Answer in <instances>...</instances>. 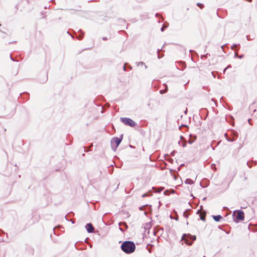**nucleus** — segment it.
I'll list each match as a JSON object with an SVG mask.
<instances>
[{
    "label": "nucleus",
    "mask_w": 257,
    "mask_h": 257,
    "mask_svg": "<svg viewBox=\"0 0 257 257\" xmlns=\"http://www.w3.org/2000/svg\"><path fill=\"white\" fill-rule=\"evenodd\" d=\"M121 250L126 254L134 252L136 249V245L132 241H125L121 245Z\"/></svg>",
    "instance_id": "1"
},
{
    "label": "nucleus",
    "mask_w": 257,
    "mask_h": 257,
    "mask_svg": "<svg viewBox=\"0 0 257 257\" xmlns=\"http://www.w3.org/2000/svg\"><path fill=\"white\" fill-rule=\"evenodd\" d=\"M232 217L234 221L236 223L243 221L244 218V212L240 210H235L233 212Z\"/></svg>",
    "instance_id": "2"
},
{
    "label": "nucleus",
    "mask_w": 257,
    "mask_h": 257,
    "mask_svg": "<svg viewBox=\"0 0 257 257\" xmlns=\"http://www.w3.org/2000/svg\"><path fill=\"white\" fill-rule=\"evenodd\" d=\"M196 239L195 235H192L190 234H184L182 239L184 240L186 243L188 245H191Z\"/></svg>",
    "instance_id": "3"
},
{
    "label": "nucleus",
    "mask_w": 257,
    "mask_h": 257,
    "mask_svg": "<svg viewBox=\"0 0 257 257\" xmlns=\"http://www.w3.org/2000/svg\"><path fill=\"white\" fill-rule=\"evenodd\" d=\"M120 120L125 125H129L131 127H135L136 125V123L130 118L120 117Z\"/></svg>",
    "instance_id": "4"
},
{
    "label": "nucleus",
    "mask_w": 257,
    "mask_h": 257,
    "mask_svg": "<svg viewBox=\"0 0 257 257\" xmlns=\"http://www.w3.org/2000/svg\"><path fill=\"white\" fill-rule=\"evenodd\" d=\"M122 140V138H118V137H114L112 139L111 143H112L113 141L114 142V143L116 144L115 148H116L118 145L120 144ZM116 149H115V150Z\"/></svg>",
    "instance_id": "5"
},
{
    "label": "nucleus",
    "mask_w": 257,
    "mask_h": 257,
    "mask_svg": "<svg viewBox=\"0 0 257 257\" xmlns=\"http://www.w3.org/2000/svg\"><path fill=\"white\" fill-rule=\"evenodd\" d=\"M86 229L89 233H92L93 232L94 228L91 223H87L85 225Z\"/></svg>",
    "instance_id": "6"
},
{
    "label": "nucleus",
    "mask_w": 257,
    "mask_h": 257,
    "mask_svg": "<svg viewBox=\"0 0 257 257\" xmlns=\"http://www.w3.org/2000/svg\"><path fill=\"white\" fill-rule=\"evenodd\" d=\"M118 225L120 226L119 229L122 232L127 228V225L125 222H120Z\"/></svg>",
    "instance_id": "7"
},
{
    "label": "nucleus",
    "mask_w": 257,
    "mask_h": 257,
    "mask_svg": "<svg viewBox=\"0 0 257 257\" xmlns=\"http://www.w3.org/2000/svg\"><path fill=\"white\" fill-rule=\"evenodd\" d=\"M196 139V136L192 134L189 135V139L188 140V143L190 144H192Z\"/></svg>",
    "instance_id": "8"
},
{
    "label": "nucleus",
    "mask_w": 257,
    "mask_h": 257,
    "mask_svg": "<svg viewBox=\"0 0 257 257\" xmlns=\"http://www.w3.org/2000/svg\"><path fill=\"white\" fill-rule=\"evenodd\" d=\"M212 217L213 219L216 222L219 221L222 218V217L220 215H213Z\"/></svg>",
    "instance_id": "9"
},
{
    "label": "nucleus",
    "mask_w": 257,
    "mask_h": 257,
    "mask_svg": "<svg viewBox=\"0 0 257 257\" xmlns=\"http://www.w3.org/2000/svg\"><path fill=\"white\" fill-rule=\"evenodd\" d=\"M78 32L80 33L79 36L77 37V39L79 40H81L84 36V33L81 30H79Z\"/></svg>",
    "instance_id": "10"
},
{
    "label": "nucleus",
    "mask_w": 257,
    "mask_h": 257,
    "mask_svg": "<svg viewBox=\"0 0 257 257\" xmlns=\"http://www.w3.org/2000/svg\"><path fill=\"white\" fill-rule=\"evenodd\" d=\"M231 136L235 139L238 137V133L235 131H232Z\"/></svg>",
    "instance_id": "11"
},
{
    "label": "nucleus",
    "mask_w": 257,
    "mask_h": 257,
    "mask_svg": "<svg viewBox=\"0 0 257 257\" xmlns=\"http://www.w3.org/2000/svg\"><path fill=\"white\" fill-rule=\"evenodd\" d=\"M152 195V192L151 191H149L148 192L143 194L142 196V197L144 198V197H148V196H150Z\"/></svg>",
    "instance_id": "12"
},
{
    "label": "nucleus",
    "mask_w": 257,
    "mask_h": 257,
    "mask_svg": "<svg viewBox=\"0 0 257 257\" xmlns=\"http://www.w3.org/2000/svg\"><path fill=\"white\" fill-rule=\"evenodd\" d=\"M185 183L188 184H192L193 183V181L191 179H187L185 180Z\"/></svg>",
    "instance_id": "13"
},
{
    "label": "nucleus",
    "mask_w": 257,
    "mask_h": 257,
    "mask_svg": "<svg viewBox=\"0 0 257 257\" xmlns=\"http://www.w3.org/2000/svg\"><path fill=\"white\" fill-rule=\"evenodd\" d=\"M163 188H160L158 190H157L155 187H153V189L155 190V192L160 193L163 190Z\"/></svg>",
    "instance_id": "14"
},
{
    "label": "nucleus",
    "mask_w": 257,
    "mask_h": 257,
    "mask_svg": "<svg viewBox=\"0 0 257 257\" xmlns=\"http://www.w3.org/2000/svg\"><path fill=\"white\" fill-rule=\"evenodd\" d=\"M189 210L188 209V210H186L183 213V216L185 218H188V214L187 213V211H189Z\"/></svg>",
    "instance_id": "15"
},
{
    "label": "nucleus",
    "mask_w": 257,
    "mask_h": 257,
    "mask_svg": "<svg viewBox=\"0 0 257 257\" xmlns=\"http://www.w3.org/2000/svg\"><path fill=\"white\" fill-rule=\"evenodd\" d=\"M226 139L228 142H233L235 141L234 139H230L228 137H227Z\"/></svg>",
    "instance_id": "16"
},
{
    "label": "nucleus",
    "mask_w": 257,
    "mask_h": 257,
    "mask_svg": "<svg viewBox=\"0 0 257 257\" xmlns=\"http://www.w3.org/2000/svg\"><path fill=\"white\" fill-rule=\"evenodd\" d=\"M160 49H158L157 52H158V53H159V51H160ZM163 56H164V55H161L160 54H158V58L159 59H160V58H162Z\"/></svg>",
    "instance_id": "17"
},
{
    "label": "nucleus",
    "mask_w": 257,
    "mask_h": 257,
    "mask_svg": "<svg viewBox=\"0 0 257 257\" xmlns=\"http://www.w3.org/2000/svg\"><path fill=\"white\" fill-rule=\"evenodd\" d=\"M237 46V44H234L231 46V49L233 50H235V47H236Z\"/></svg>",
    "instance_id": "18"
},
{
    "label": "nucleus",
    "mask_w": 257,
    "mask_h": 257,
    "mask_svg": "<svg viewBox=\"0 0 257 257\" xmlns=\"http://www.w3.org/2000/svg\"><path fill=\"white\" fill-rule=\"evenodd\" d=\"M148 205H143L142 206H141L140 207H139V209L140 210H143L144 209V208L146 207V206H148Z\"/></svg>",
    "instance_id": "19"
},
{
    "label": "nucleus",
    "mask_w": 257,
    "mask_h": 257,
    "mask_svg": "<svg viewBox=\"0 0 257 257\" xmlns=\"http://www.w3.org/2000/svg\"><path fill=\"white\" fill-rule=\"evenodd\" d=\"M197 6H198V7H199L201 9H202L203 7V4H201V3H198L197 4Z\"/></svg>",
    "instance_id": "20"
},
{
    "label": "nucleus",
    "mask_w": 257,
    "mask_h": 257,
    "mask_svg": "<svg viewBox=\"0 0 257 257\" xmlns=\"http://www.w3.org/2000/svg\"><path fill=\"white\" fill-rule=\"evenodd\" d=\"M246 39L248 41H250V40L253 39V38H250L249 35H247Z\"/></svg>",
    "instance_id": "21"
},
{
    "label": "nucleus",
    "mask_w": 257,
    "mask_h": 257,
    "mask_svg": "<svg viewBox=\"0 0 257 257\" xmlns=\"http://www.w3.org/2000/svg\"><path fill=\"white\" fill-rule=\"evenodd\" d=\"M186 127L187 128H189V126L187 125L182 124V125H180L179 129H181V127Z\"/></svg>",
    "instance_id": "22"
},
{
    "label": "nucleus",
    "mask_w": 257,
    "mask_h": 257,
    "mask_svg": "<svg viewBox=\"0 0 257 257\" xmlns=\"http://www.w3.org/2000/svg\"><path fill=\"white\" fill-rule=\"evenodd\" d=\"M200 218L201 220H202L203 221H205V216L200 215Z\"/></svg>",
    "instance_id": "23"
},
{
    "label": "nucleus",
    "mask_w": 257,
    "mask_h": 257,
    "mask_svg": "<svg viewBox=\"0 0 257 257\" xmlns=\"http://www.w3.org/2000/svg\"><path fill=\"white\" fill-rule=\"evenodd\" d=\"M144 64H145V63L143 62H140L137 63V65L138 66H139V65H143Z\"/></svg>",
    "instance_id": "24"
},
{
    "label": "nucleus",
    "mask_w": 257,
    "mask_h": 257,
    "mask_svg": "<svg viewBox=\"0 0 257 257\" xmlns=\"http://www.w3.org/2000/svg\"><path fill=\"white\" fill-rule=\"evenodd\" d=\"M166 27H165V26H164V25L162 27V28H161V31L162 32H163V31L165 30V29H166Z\"/></svg>",
    "instance_id": "25"
},
{
    "label": "nucleus",
    "mask_w": 257,
    "mask_h": 257,
    "mask_svg": "<svg viewBox=\"0 0 257 257\" xmlns=\"http://www.w3.org/2000/svg\"><path fill=\"white\" fill-rule=\"evenodd\" d=\"M246 165L248 166V167L249 168H251V164L250 163V162H247L246 163Z\"/></svg>",
    "instance_id": "26"
},
{
    "label": "nucleus",
    "mask_w": 257,
    "mask_h": 257,
    "mask_svg": "<svg viewBox=\"0 0 257 257\" xmlns=\"http://www.w3.org/2000/svg\"><path fill=\"white\" fill-rule=\"evenodd\" d=\"M244 56V55H238L237 56V58H238L239 59H242Z\"/></svg>",
    "instance_id": "27"
},
{
    "label": "nucleus",
    "mask_w": 257,
    "mask_h": 257,
    "mask_svg": "<svg viewBox=\"0 0 257 257\" xmlns=\"http://www.w3.org/2000/svg\"><path fill=\"white\" fill-rule=\"evenodd\" d=\"M127 64V63H124V66H123V69L124 71H126V65Z\"/></svg>",
    "instance_id": "28"
},
{
    "label": "nucleus",
    "mask_w": 257,
    "mask_h": 257,
    "mask_svg": "<svg viewBox=\"0 0 257 257\" xmlns=\"http://www.w3.org/2000/svg\"><path fill=\"white\" fill-rule=\"evenodd\" d=\"M10 58L13 61H17V60H16V59H15V58H13L11 55H10Z\"/></svg>",
    "instance_id": "29"
},
{
    "label": "nucleus",
    "mask_w": 257,
    "mask_h": 257,
    "mask_svg": "<svg viewBox=\"0 0 257 257\" xmlns=\"http://www.w3.org/2000/svg\"><path fill=\"white\" fill-rule=\"evenodd\" d=\"M208 53H207L205 55H202L201 58L202 59L203 58H207V56L208 55Z\"/></svg>",
    "instance_id": "30"
},
{
    "label": "nucleus",
    "mask_w": 257,
    "mask_h": 257,
    "mask_svg": "<svg viewBox=\"0 0 257 257\" xmlns=\"http://www.w3.org/2000/svg\"><path fill=\"white\" fill-rule=\"evenodd\" d=\"M160 93L161 94H164V93H166V91H165V90H160Z\"/></svg>",
    "instance_id": "31"
},
{
    "label": "nucleus",
    "mask_w": 257,
    "mask_h": 257,
    "mask_svg": "<svg viewBox=\"0 0 257 257\" xmlns=\"http://www.w3.org/2000/svg\"><path fill=\"white\" fill-rule=\"evenodd\" d=\"M175 153H176L175 151H173V152H172L171 154L172 156H174L175 155Z\"/></svg>",
    "instance_id": "32"
},
{
    "label": "nucleus",
    "mask_w": 257,
    "mask_h": 257,
    "mask_svg": "<svg viewBox=\"0 0 257 257\" xmlns=\"http://www.w3.org/2000/svg\"><path fill=\"white\" fill-rule=\"evenodd\" d=\"M238 56V55H237V52H235L234 56V58H237V56Z\"/></svg>",
    "instance_id": "33"
},
{
    "label": "nucleus",
    "mask_w": 257,
    "mask_h": 257,
    "mask_svg": "<svg viewBox=\"0 0 257 257\" xmlns=\"http://www.w3.org/2000/svg\"><path fill=\"white\" fill-rule=\"evenodd\" d=\"M211 74H212V75L213 77L214 78H215V74H214V72H211Z\"/></svg>",
    "instance_id": "34"
},
{
    "label": "nucleus",
    "mask_w": 257,
    "mask_h": 257,
    "mask_svg": "<svg viewBox=\"0 0 257 257\" xmlns=\"http://www.w3.org/2000/svg\"><path fill=\"white\" fill-rule=\"evenodd\" d=\"M251 119H250V118H249V119H248V123H249L250 125H251V122H251Z\"/></svg>",
    "instance_id": "35"
},
{
    "label": "nucleus",
    "mask_w": 257,
    "mask_h": 257,
    "mask_svg": "<svg viewBox=\"0 0 257 257\" xmlns=\"http://www.w3.org/2000/svg\"><path fill=\"white\" fill-rule=\"evenodd\" d=\"M167 192H168V191H167V190H165V191H164V194L165 195H168Z\"/></svg>",
    "instance_id": "36"
},
{
    "label": "nucleus",
    "mask_w": 257,
    "mask_h": 257,
    "mask_svg": "<svg viewBox=\"0 0 257 257\" xmlns=\"http://www.w3.org/2000/svg\"><path fill=\"white\" fill-rule=\"evenodd\" d=\"M102 40L105 41V40H107V38L106 37H104L102 38Z\"/></svg>",
    "instance_id": "37"
},
{
    "label": "nucleus",
    "mask_w": 257,
    "mask_h": 257,
    "mask_svg": "<svg viewBox=\"0 0 257 257\" xmlns=\"http://www.w3.org/2000/svg\"><path fill=\"white\" fill-rule=\"evenodd\" d=\"M215 166V165L214 164H211V168L213 169V167H214Z\"/></svg>",
    "instance_id": "38"
},
{
    "label": "nucleus",
    "mask_w": 257,
    "mask_h": 257,
    "mask_svg": "<svg viewBox=\"0 0 257 257\" xmlns=\"http://www.w3.org/2000/svg\"><path fill=\"white\" fill-rule=\"evenodd\" d=\"M167 91H168V87H167V86H166L165 91H166V92Z\"/></svg>",
    "instance_id": "39"
},
{
    "label": "nucleus",
    "mask_w": 257,
    "mask_h": 257,
    "mask_svg": "<svg viewBox=\"0 0 257 257\" xmlns=\"http://www.w3.org/2000/svg\"><path fill=\"white\" fill-rule=\"evenodd\" d=\"M227 44H225L224 45H222L221 47V49L223 50V48L225 46H226Z\"/></svg>",
    "instance_id": "40"
},
{
    "label": "nucleus",
    "mask_w": 257,
    "mask_h": 257,
    "mask_svg": "<svg viewBox=\"0 0 257 257\" xmlns=\"http://www.w3.org/2000/svg\"><path fill=\"white\" fill-rule=\"evenodd\" d=\"M4 233V232L2 230L0 229V235H1L2 233Z\"/></svg>",
    "instance_id": "41"
},
{
    "label": "nucleus",
    "mask_w": 257,
    "mask_h": 257,
    "mask_svg": "<svg viewBox=\"0 0 257 257\" xmlns=\"http://www.w3.org/2000/svg\"><path fill=\"white\" fill-rule=\"evenodd\" d=\"M224 137H225L226 139L227 137H228L227 134L226 133L224 134Z\"/></svg>",
    "instance_id": "42"
},
{
    "label": "nucleus",
    "mask_w": 257,
    "mask_h": 257,
    "mask_svg": "<svg viewBox=\"0 0 257 257\" xmlns=\"http://www.w3.org/2000/svg\"><path fill=\"white\" fill-rule=\"evenodd\" d=\"M186 143H184V144H183V145H182L183 147H186Z\"/></svg>",
    "instance_id": "43"
},
{
    "label": "nucleus",
    "mask_w": 257,
    "mask_h": 257,
    "mask_svg": "<svg viewBox=\"0 0 257 257\" xmlns=\"http://www.w3.org/2000/svg\"><path fill=\"white\" fill-rule=\"evenodd\" d=\"M128 68H130V69H132V67L131 65H128Z\"/></svg>",
    "instance_id": "44"
},
{
    "label": "nucleus",
    "mask_w": 257,
    "mask_h": 257,
    "mask_svg": "<svg viewBox=\"0 0 257 257\" xmlns=\"http://www.w3.org/2000/svg\"><path fill=\"white\" fill-rule=\"evenodd\" d=\"M156 17H159V16H160V14H159L157 13V14H156Z\"/></svg>",
    "instance_id": "45"
},
{
    "label": "nucleus",
    "mask_w": 257,
    "mask_h": 257,
    "mask_svg": "<svg viewBox=\"0 0 257 257\" xmlns=\"http://www.w3.org/2000/svg\"><path fill=\"white\" fill-rule=\"evenodd\" d=\"M230 67H231V65H228L226 67V68H230Z\"/></svg>",
    "instance_id": "46"
},
{
    "label": "nucleus",
    "mask_w": 257,
    "mask_h": 257,
    "mask_svg": "<svg viewBox=\"0 0 257 257\" xmlns=\"http://www.w3.org/2000/svg\"><path fill=\"white\" fill-rule=\"evenodd\" d=\"M227 69V68L226 67V68L224 69V70H223V73H225V71H226V70Z\"/></svg>",
    "instance_id": "47"
},
{
    "label": "nucleus",
    "mask_w": 257,
    "mask_h": 257,
    "mask_svg": "<svg viewBox=\"0 0 257 257\" xmlns=\"http://www.w3.org/2000/svg\"><path fill=\"white\" fill-rule=\"evenodd\" d=\"M144 65H145V68H146V69H147V67H147V66H146V65L145 64H144Z\"/></svg>",
    "instance_id": "48"
},
{
    "label": "nucleus",
    "mask_w": 257,
    "mask_h": 257,
    "mask_svg": "<svg viewBox=\"0 0 257 257\" xmlns=\"http://www.w3.org/2000/svg\"><path fill=\"white\" fill-rule=\"evenodd\" d=\"M147 105H148V106H150V102H149V103L147 104Z\"/></svg>",
    "instance_id": "49"
},
{
    "label": "nucleus",
    "mask_w": 257,
    "mask_h": 257,
    "mask_svg": "<svg viewBox=\"0 0 257 257\" xmlns=\"http://www.w3.org/2000/svg\"><path fill=\"white\" fill-rule=\"evenodd\" d=\"M175 219H176V220H178V217H175Z\"/></svg>",
    "instance_id": "50"
},
{
    "label": "nucleus",
    "mask_w": 257,
    "mask_h": 257,
    "mask_svg": "<svg viewBox=\"0 0 257 257\" xmlns=\"http://www.w3.org/2000/svg\"><path fill=\"white\" fill-rule=\"evenodd\" d=\"M180 138H181V139L182 140L183 137H182V136H181V137H180Z\"/></svg>",
    "instance_id": "51"
},
{
    "label": "nucleus",
    "mask_w": 257,
    "mask_h": 257,
    "mask_svg": "<svg viewBox=\"0 0 257 257\" xmlns=\"http://www.w3.org/2000/svg\"><path fill=\"white\" fill-rule=\"evenodd\" d=\"M130 216V215H128V213H127V217H129Z\"/></svg>",
    "instance_id": "52"
},
{
    "label": "nucleus",
    "mask_w": 257,
    "mask_h": 257,
    "mask_svg": "<svg viewBox=\"0 0 257 257\" xmlns=\"http://www.w3.org/2000/svg\"><path fill=\"white\" fill-rule=\"evenodd\" d=\"M70 36H71V37L73 38V36H72V35H71V34H70Z\"/></svg>",
    "instance_id": "53"
},
{
    "label": "nucleus",
    "mask_w": 257,
    "mask_h": 257,
    "mask_svg": "<svg viewBox=\"0 0 257 257\" xmlns=\"http://www.w3.org/2000/svg\"><path fill=\"white\" fill-rule=\"evenodd\" d=\"M2 37L3 38L5 37V36H3H3H2Z\"/></svg>",
    "instance_id": "54"
},
{
    "label": "nucleus",
    "mask_w": 257,
    "mask_h": 257,
    "mask_svg": "<svg viewBox=\"0 0 257 257\" xmlns=\"http://www.w3.org/2000/svg\"><path fill=\"white\" fill-rule=\"evenodd\" d=\"M72 223H74V221H72Z\"/></svg>",
    "instance_id": "55"
},
{
    "label": "nucleus",
    "mask_w": 257,
    "mask_h": 257,
    "mask_svg": "<svg viewBox=\"0 0 257 257\" xmlns=\"http://www.w3.org/2000/svg\"><path fill=\"white\" fill-rule=\"evenodd\" d=\"M184 165V164H182V165H181V166Z\"/></svg>",
    "instance_id": "56"
},
{
    "label": "nucleus",
    "mask_w": 257,
    "mask_h": 257,
    "mask_svg": "<svg viewBox=\"0 0 257 257\" xmlns=\"http://www.w3.org/2000/svg\"><path fill=\"white\" fill-rule=\"evenodd\" d=\"M218 228H221L220 226H218Z\"/></svg>",
    "instance_id": "57"
},
{
    "label": "nucleus",
    "mask_w": 257,
    "mask_h": 257,
    "mask_svg": "<svg viewBox=\"0 0 257 257\" xmlns=\"http://www.w3.org/2000/svg\"><path fill=\"white\" fill-rule=\"evenodd\" d=\"M247 1H249V2H251V0H247Z\"/></svg>",
    "instance_id": "58"
},
{
    "label": "nucleus",
    "mask_w": 257,
    "mask_h": 257,
    "mask_svg": "<svg viewBox=\"0 0 257 257\" xmlns=\"http://www.w3.org/2000/svg\"><path fill=\"white\" fill-rule=\"evenodd\" d=\"M1 26V24H0V26Z\"/></svg>",
    "instance_id": "59"
}]
</instances>
